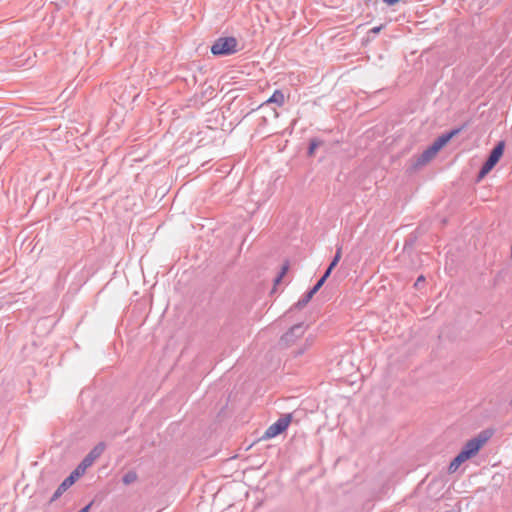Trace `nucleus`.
<instances>
[{"mask_svg": "<svg viewBox=\"0 0 512 512\" xmlns=\"http://www.w3.org/2000/svg\"><path fill=\"white\" fill-rule=\"evenodd\" d=\"M106 448L105 443H98L80 462V464L76 467V469L71 472V474L63 480V482L58 486L56 491L52 496V500L58 499L69 487H71L75 481L82 476L85 471L93 465V463L98 459Z\"/></svg>", "mask_w": 512, "mask_h": 512, "instance_id": "obj_1", "label": "nucleus"}, {"mask_svg": "<svg viewBox=\"0 0 512 512\" xmlns=\"http://www.w3.org/2000/svg\"><path fill=\"white\" fill-rule=\"evenodd\" d=\"M93 501H91L90 503H88L86 506H84L82 509H80L78 512H89L92 505H93Z\"/></svg>", "mask_w": 512, "mask_h": 512, "instance_id": "obj_21", "label": "nucleus"}, {"mask_svg": "<svg viewBox=\"0 0 512 512\" xmlns=\"http://www.w3.org/2000/svg\"><path fill=\"white\" fill-rule=\"evenodd\" d=\"M341 257H342V246H337L335 255L332 258L330 265L335 268L338 265Z\"/></svg>", "mask_w": 512, "mask_h": 512, "instance_id": "obj_15", "label": "nucleus"}, {"mask_svg": "<svg viewBox=\"0 0 512 512\" xmlns=\"http://www.w3.org/2000/svg\"><path fill=\"white\" fill-rule=\"evenodd\" d=\"M287 269H288V266H287V265H285V266H283V267H282L281 272H280V273L276 276V278L274 279V284H275V285H277V284L281 281V279H282V277L284 276V274L286 273Z\"/></svg>", "mask_w": 512, "mask_h": 512, "instance_id": "obj_17", "label": "nucleus"}, {"mask_svg": "<svg viewBox=\"0 0 512 512\" xmlns=\"http://www.w3.org/2000/svg\"><path fill=\"white\" fill-rule=\"evenodd\" d=\"M291 420L292 418H278L275 423L266 429L260 440H269L280 435L289 427Z\"/></svg>", "mask_w": 512, "mask_h": 512, "instance_id": "obj_4", "label": "nucleus"}, {"mask_svg": "<svg viewBox=\"0 0 512 512\" xmlns=\"http://www.w3.org/2000/svg\"><path fill=\"white\" fill-rule=\"evenodd\" d=\"M312 345V340L306 339L305 343L297 350L293 351L294 357L301 356Z\"/></svg>", "mask_w": 512, "mask_h": 512, "instance_id": "obj_14", "label": "nucleus"}, {"mask_svg": "<svg viewBox=\"0 0 512 512\" xmlns=\"http://www.w3.org/2000/svg\"><path fill=\"white\" fill-rule=\"evenodd\" d=\"M382 28H383V25H380V26H377V27H373L369 32L373 33V34H378L381 31Z\"/></svg>", "mask_w": 512, "mask_h": 512, "instance_id": "obj_22", "label": "nucleus"}, {"mask_svg": "<svg viewBox=\"0 0 512 512\" xmlns=\"http://www.w3.org/2000/svg\"><path fill=\"white\" fill-rule=\"evenodd\" d=\"M303 409H297L295 410L294 412H288V413H282L280 414V416H285V417H288V416H293L294 413L297 414V416H300V412L302 411Z\"/></svg>", "mask_w": 512, "mask_h": 512, "instance_id": "obj_20", "label": "nucleus"}, {"mask_svg": "<svg viewBox=\"0 0 512 512\" xmlns=\"http://www.w3.org/2000/svg\"><path fill=\"white\" fill-rule=\"evenodd\" d=\"M239 50V42L233 36L219 37L211 46V53L218 57L233 55Z\"/></svg>", "mask_w": 512, "mask_h": 512, "instance_id": "obj_3", "label": "nucleus"}, {"mask_svg": "<svg viewBox=\"0 0 512 512\" xmlns=\"http://www.w3.org/2000/svg\"><path fill=\"white\" fill-rule=\"evenodd\" d=\"M138 479V475L135 471L133 470H130L128 471L123 477H122V482L125 484V485H130L132 483H134L136 480Z\"/></svg>", "mask_w": 512, "mask_h": 512, "instance_id": "obj_13", "label": "nucleus"}, {"mask_svg": "<svg viewBox=\"0 0 512 512\" xmlns=\"http://www.w3.org/2000/svg\"><path fill=\"white\" fill-rule=\"evenodd\" d=\"M461 131V128L452 129L448 132L443 133L434 140L431 146L439 152L454 136Z\"/></svg>", "mask_w": 512, "mask_h": 512, "instance_id": "obj_8", "label": "nucleus"}, {"mask_svg": "<svg viewBox=\"0 0 512 512\" xmlns=\"http://www.w3.org/2000/svg\"><path fill=\"white\" fill-rule=\"evenodd\" d=\"M480 450V435L475 436L462 448L459 454L451 461L448 471L454 473L459 466L466 460L470 459Z\"/></svg>", "mask_w": 512, "mask_h": 512, "instance_id": "obj_2", "label": "nucleus"}, {"mask_svg": "<svg viewBox=\"0 0 512 512\" xmlns=\"http://www.w3.org/2000/svg\"><path fill=\"white\" fill-rule=\"evenodd\" d=\"M325 282V278L320 277L316 284L311 288V290L316 294L321 289Z\"/></svg>", "mask_w": 512, "mask_h": 512, "instance_id": "obj_16", "label": "nucleus"}, {"mask_svg": "<svg viewBox=\"0 0 512 512\" xmlns=\"http://www.w3.org/2000/svg\"><path fill=\"white\" fill-rule=\"evenodd\" d=\"M304 332L305 328L302 323L292 326L285 334L282 335L279 341V345L282 348L291 346L297 338L304 334Z\"/></svg>", "mask_w": 512, "mask_h": 512, "instance_id": "obj_5", "label": "nucleus"}, {"mask_svg": "<svg viewBox=\"0 0 512 512\" xmlns=\"http://www.w3.org/2000/svg\"><path fill=\"white\" fill-rule=\"evenodd\" d=\"M80 403L84 409V413L88 414L91 411L85 407L86 403H92L93 402V396L89 391H81L79 395Z\"/></svg>", "mask_w": 512, "mask_h": 512, "instance_id": "obj_11", "label": "nucleus"}, {"mask_svg": "<svg viewBox=\"0 0 512 512\" xmlns=\"http://www.w3.org/2000/svg\"><path fill=\"white\" fill-rule=\"evenodd\" d=\"M505 148L504 141H500L490 153L486 162L482 165V177H484L493 167L497 164L501 156L503 155Z\"/></svg>", "mask_w": 512, "mask_h": 512, "instance_id": "obj_6", "label": "nucleus"}, {"mask_svg": "<svg viewBox=\"0 0 512 512\" xmlns=\"http://www.w3.org/2000/svg\"><path fill=\"white\" fill-rule=\"evenodd\" d=\"M400 0H383L384 3H386L387 5L389 6H392V5H395L399 2Z\"/></svg>", "mask_w": 512, "mask_h": 512, "instance_id": "obj_23", "label": "nucleus"}, {"mask_svg": "<svg viewBox=\"0 0 512 512\" xmlns=\"http://www.w3.org/2000/svg\"><path fill=\"white\" fill-rule=\"evenodd\" d=\"M323 145V141L319 138H312L309 141L307 154L309 157H312L315 154V151L318 147Z\"/></svg>", "mask_w": 512, "mask_h": 512, "instance_id": "obj_12", "label": "nucleus"}, {"mask_svg": "<svg viewBox=\"0 0 512 512\" xmlns=\"http://www.w3.org/2000/svg\"><path fill=\"white\" fill-rule=\"evenodd\" d=\"M492 435V432H489V435L485 438V440L490 437ZM484 441V439L482 438V442Z\"/></svg>", "mask_w": 512, "mask_h": 512, "instance_id": "obj_25", "label": "nucleus"}, {"mask_svg": "<svg viewBox=\"0 0 512 512\" xmlns=\"http://www.w3.org/2000/svg\"><path fill=\"white\" fill-rule=\"evenodd\" d=\"M437 151L430 145L427 147L421 154L417 156L412 167L414 169H418L426 164H428L434 157L437 155Z\"/></svg>", "mask_w": 512, "mask_h": 512, "instance_id": "obj_7", "label": "nucleus"}, {"mask_svg": "<svg viewBox=\"0 0 512 512\" xmlns=\"http://www.w3.org/2000/svg\"><path fill=\"white\" fill-rule=\"evenodd\" d=\"M334 267H332L330 264L329 266L327 267V269L325 270L324 274L321 276L322 278H325V280L328 279V277L331 275L332 271H333Z\"/></svg>", "mask_w": 512, "mask_h": 512, "instance_id": "obj_19", "label": "nucleus"}, {"mask_svg": "<svg viewBox=\"0 0 512 512\" xmlns=\"http://www.w3.org/2000/svg\"><path fill=\"white\" fill-rule=\"evenodd\" d=\"M315 293L310 289L294 304V308L297 310L303 309L313 298Z\"/></svg>", "mask_w": 512, "mask_h": 512, "instance_id": "obj_10", "label": "nucleus"}, {"mask_svg": "<svg viewBox=\"0 0 512 512\" xmlns=\"http://www.w3.org/2000/svg\"><path fill=\"white\" fill-rule=\"evenodd\" d=\"M424 283H425V277H424L423 275H420V276L417 278V280H416V282H415L414 286H415L416 288H420Z\"/></svg>", "mask_w": 512, "mask_h": 512, "instance_id": "obj_18", "label": "nucleus"}, {"mask_svg": "<svg viewBox=\"0 0 512 512\" xmlns=\"http://www.w3.org/2000/svg\"><path fill=\"white\" fill-rule=\"evenodd\" d=\"M475 181L478 183L480 182V170L475 175Z\"/></svg>", "mask_w": 512, "mask_h": 512, "instance_id": "obj_24", "label": "nucleus"}, {"mask_svg": "<svg viewBox=\"0 0 512 512\" xmlns=\"http://www.w3.org/2000/svg\"><path fill=\"white\" fill-rule=\"evenodd\" d=\"M285 103V96L281 90H275L274 93L262 105L276 104L281 107Z\"/></svg>", "mask_w": 512, "mask_h": 512, "instance_id": "obj_9", "label": "nucleus"}]
</instances>
